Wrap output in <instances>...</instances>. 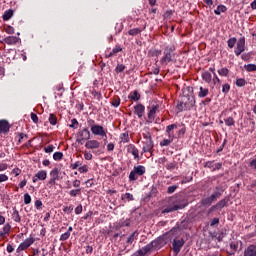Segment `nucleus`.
<instances>
[{"instance_id":"nucleus-32","label":"nucleus","mask_w":256,"mask_h":256,"mask_svg":"<svg viewBox=\"0 0 256 256\" xmlns=\"http://www.w3.org/2000/svg\"><path fill=\"white\" fill-rule=\"evenodd\" d=\"M137 235H139V233L137 231H134L130 237L127 239L126 243H128L129 245L133 244V241H135V239H137Z\"/></svg>"},{"instance_id":"nucleus-4","label":"nucleus","mask_w":256,"mask_h":256,"mask_svg":"<svg viewBox=\"0 0 256 256\" xmlns=\"http://www.w3.org/2000/svg\"><path fill=\"white\" fill-rule=\"evenodd\" d=\"M145 166L143 165H138L133 168V170L129 174V180L130 181H137L139 177L145 175Z\"/></svg>"},{"instance_id":"nucleus-55","label":"nucleus","mask_w":256,"mask_h":256,"mask_svg":"<svg viewBox=\"0 0 256 256\" xmlns=\"http://www.w3.org/2000/svg\"><path fill=\"white\" fill-rule=\"evenodd\" d=\"M202 205H211V199L209 197L207 198H203L202 201H201Z\"/></svg>"},{"instance_id":"nucleus-30","label":"nucleus","mask_w":256,"mask_h":256,"mask_svg":"<svg viewBox=\"0 0 256 256\" xmlns=\"http://www.w3.org/2000/svg\"><path fill=\"white\" fill-rule=\"evenodd\" d=\"M227 11V7L225 5H219L216 10H214L215 15H221V13H225Z\"/></svg>"},{"instance_id":"nucleus-10","label":"nucleus","mask_w":256,"mask_h":256,"mask_svg":"<svg viewBox=\"0 0 256 256\" xmlns=\"http://www.w3.org/2000/svg\"><path fill=\"white\" fill-rule=\"evenodd\" d=\"M184 245H185V240H183V238L174 239V241L172 243L174 253L176 255H178V253L181 251V249L183 248Z\"/></svg>"},{"instance_id":"nucleus-11","label":"nucleus","mask_w":256,"mask_h":256,"mask_svg":"<svg viewBox=\"0 0 256 256\" xmlns=\"http://www.w3.org/2000/svg\"><path fill=\"white\" fill-rule=\"evenodd\" d=\"M153 249V242L147 244L146 246L142 247L140 250L136 251L132 256H145L149 251Z\"/></svg>"},{"instance_id":"nucleus-57","label":"nucleus","mask_w":256,"mask_h":256,"mask_svg":"<svg viewBox=\"0 0 256 256\" xmlns=\"http://www.w3.org/2000/svg\"><path fill=\"white\" fill-rule=\"evenodd\" d=\"M158 165H165L167 163L166 157H161L157 160Z\"/></svg>"},{"instance_id":"nucleus-62","label":"nucleus","mask_w":256,"mask_h":256,"mask_svg":"<svg viewBox=\"0 0 256 256\" xmlns=\"http://www.w3.org/2000/svg\"><path fill=\"white\" fill-rule=\"evenodd\" d=\"M31 119L33 123H39V117L35 113H31Z\"/></svg>"},{"instance_id":"nucleus-48","label":"nucleus","mask_w":256,"mask_h":256,"mask_svg":"<svg viewBox=\"0 0 256 256\" xmlns=\"http://www.w3.org/2000/svg\"><path fill=\"white\" fill-rule=\"evenodd\" d=\"M112 105H113V107H119L121 105V99H119L117 97L113 98Z\"/></svg>"},{"instance_id":"nucleus-37","label":"nucleus","mask_w":256,"mask_h":256,"mask_svg":"<svg viewBox=\"0 0 256 256\" xmlns=\"http://www.w3.org/2000/svg\"><path fill=\"white\" fill-rule=\"evenodd\" d=\"M120 139L122 143H129V133H122Z\"/></svg>"},{"instance_id":"nucleus-41","label":"nucleus","mask_w":256,"mask_h":256,"mask_svg":"<svg viewBox=\"0 0 256 256\" xmlns=\"http://www.w3.org/2000/svg\"><path fill=\"white\" fill-rule=\"evenodd\" d=\"M49 123L51 125H57V116H55L54 114H50Z\"/></svg>"},{"instance_id":"nucleus-33","label":"nucleus","mask_w":256,"mask_h":256,"mask_svg":"<svg viewBox=\"0 0 256 256\" xmlns=\"http://www.w3.org/2000/svg\"><path fill=\"white\" fill-rule=\"evenodd\" d=\"M224 123L227 127H233V125H235V119H233V117H228L224 119Z\"/></svg>"},{"instance_id":"nucleus-13","label":"nucleus","mask_w":256,"mask_h":256,"mask_svg":"<svg viewBox=\"0 0 256 256\" xmlns=\"http://www.w3.org/2000/svg\"><path fill=\"white\" fill-rule=\"evenodd\" d=\"M86 149H90L91 151H95V149H99L101 147V142L98 140H87L85 143Z\"/></svg>"},{"instance_id":"nucleus-21","label":"nucleus","mask_w":256,"mask_h":256,"mask_svg":"<svg viewBox=\"0 0 256 256\" xmlns=\"http://www.w3.org/2000/svg\"><path fill=\"white\" fill-rule=\"evenodd\" d=\"M225 205H227V200L222 199L216 205H214L210 208L209 213H213V211H215V209H223V207H225Z\"/></svg>"},{"instance_id":"nucleus-63","label":"nucleus","mask_w":256,"mask_h":256,"mask_svg":"<svg viewBox=\"0 0 256 256\" xmlns=\"http://www.w3.org/2000/svg\"><path fill=\"white\" fill-rule=\"evenodd\" d=\"M9 165L7 163H1L0 164V171H7Z\"/></svg>"},{"instance_id":"nucleus-50","label":"nucleus","mask_w":256,"mask_h":256,"mask_svg":"<svg viewBox=\"0 0 256 256\" xmlns=\"http://www.w3.org/2000/svg\"><path fill=\"white\" fill-rule=\"evenodd\" d=\"M69 237H71V234L69 232H65L64 234H62L60 236V241H67V239H69Z\"/></svg>"},{"instance_id":"nucleus-25","label":"nucleus","mask_w":256,"mask_h":256,"mask_svg":"<svg viewBox=\"0 0 256 256\" xmlns=\"http://www.w3.org/2000/svg\"><path fill=\"white\" fill-rule=\"evenodd\" d=\"M200 91L198 92V97H200V99H203L204 97H207V95H209V88H203L202 86H200Z\"/></svg>"},{"instance_id":"nucleus-43","label":"nucleus","mask_w":256,"mask_h":256,"mask_svg":"<svg viewBox=\"0 0 256 256\" xmlns=\"http://www.w3.org/2000/svg\"><path fill=\"white\" fill-rule=\"evenodd\" d=\"M235 43H237V38H230L228 40V47L233 49L235 47Z\"/></svg>"},{"instance_id":"nucleus-59","label":"nucleus","mask_w":256,"mask_h":256,"mask_svg":"<svg viewBox=\"0 0 256 256\" xmlns=\"http://www.w3.org/2000/svg\"><path fill=\"white\" fill-rule=\"evenodd\" d=\"M12 175H15V177H19V175H21V169L19 168H14L12 170Z\"/></svg>"},{"instance_id":"nucleus-14","label":"nucleus","mask_w":256,"mask_h":256,"mask_svg":"<svg viewBox=\"0 0 256 256\" xmlns=\"http://www.w3.org/2000/svg\"><path fill=\"white\" fill-rule=\"evenodd\" d=\"M204 167L207 169H212V171H219V169L223 167V164L215 163V161H207L206 163H204Z\"/></svg>"},{"instance_id":"nucleus-42","label":"nucleus","mask_w":256,"mask_h":256,"mask_svg":"<svg viewBox=\"0 0 256 256\" xmlns=\"http://www.w3.org/2000/svg\"><path fill=\"white\" fill-rule=\"evenodd\" d=\"M246 83L247 82L243 78H239V79L236 80L237 87H245Z\"/></svg>"},{"instance_id":"nucleus-52","label":"nucleus","mask_w":256,"mask_h":256,"mask_svg":"<svg viewBox=\"0 0 256 256\" xmlns=\"http://www.w3.org/2000/svg\"><path fill=\"white\" fill-rule=\"evenodd\" d=\"M24 203L25 205H29V203H31V195L28 193L24 194Z\"/></svg>"},{"instance_id":"nucleus-27","label":"nucleus","mask_w":256,"mask_h":256,"mask_svg":"<svg viewBox=\"0 0 256 256\" xmlns=\"http://www.w3.org/2000/svg\"><path fill=\"white\" fill-rule=\"evenodd\" d=\"M202 79L205 81V83H210L213 79V76L208 71H205L202 73Z\"/></svg>"},{"instance_id":"nucleus-7","label":"nucleus","mask_w":256,"mask_h":256,"mask_svg":"<svg viewBox=\"0 0 256 256\" xmlns=\"http://www.w3.org/2000/svg\"><path fill=\"white\" fill-rule=\"evenodd\" d=\"M89 139H91V132H89L88 128H84L79 132L77 143H81L83 145V141H89Z\"/></svg>"},{"instance_id":"nucleus-47","label":"nucleus","mask_w":256,"mask_h":256,"mask_svg":"<svg viewBox=\"0 0 256 256\" xmlns=\"http://www.w3.org/2000/svg\"><path fill=\"white\" fill-rule=\"evenodd\" d=\"M45 153H53L55 151V146L53 144L48 145L47 147L44 148Z\"/></svg>"},{"instance_id":"nucleus-45","label":"nucleus","mask_w":256,"mask_h":256,"mask_svg":"<svg viewBox=\"0 0 256 256\" xmlns=\"http://www.w3.org/2000/svg\"><path fill=\"white\" fill-rule=\"evenodd\" d=\"M125 71V65L123 64H118L115 68L116 73H123Z\"/></svg>"},{"instance_id":"nucleus-15","label":"nucleus","mask_w":256,"mask_h":256,"mask_svg":"<svg viewBox=\"0 0 256 256\" xmlns=\"http://www.w3.org/2000/svg\"><path fill=\"white\" fill-rule=\"evenodd\" d=\"M38 179L39 181H45V179H47V171L45 170L38 171L33 177V183H37Z\"/></svg>"},{"instance_id":"nucleus-44","label":"nucleus","mask_w":256,"mask_h":256,"mask_svg":"<svg viewBox=\"0 0 256 256\" xmlns=\"http://www.w3.org/2000/svg\"><path fill=\"white\" fill-rule=\"evenodd\" d=\"M122 201L127 199L128 201H133L135 198H133V194L131 193H126L124 195H122Z\"/></svg>"},{"instance_id":"nucleus-1","label":"nucleus","mask_w":256,"mask_h":256,"mask_svg":"<svg viewBox=\"0 0 256 256\" xmlns=\"http://www.w3.org/2000/svg\"><path fill=\"white\" fill-rule=\"evenodd\" d=\"M142 136L144 139L142 142V153H153V147H155V144L153 143V138H151V133L145 130Z\"/></svg>"},{"instance_id":"nucleus-64","label":"nucleus","mask_w":256,"mask_h":256,"mask_svg":"<svg viewBox=\"0 0 256 256\" xmlns=\"http://www.w3.org/2000/svg\"><path fill=\"white\" fill-rule=\"evenodd\" d=\"M63 211L64 213H71V211H73V206H65Z\"/></svg>"},{"instance_id":"nucleus-28","label":"nucleus","mask_w":256,"mask_h":256,"mask_svg":"<svg viewBox=\"0 0 256 256\" xmlns=\"http://www.w3.org/2000/svg\"><path fill=\"white\" fill-rule=\"evenodd\" d=\"M11 231V225L9 224H6L4 227H3V230L0 231V237H5V235H8Z\"/></svg>"},{"instance_id":"nucleus-17","label":"nucleus","mask_w":256,"mask_h":256,"mask_svg":"<svg viewBox=\"0 0 256 256\" xmlns=\"http://www.w3.org/2000/svg\"><path fill=\"white\" fill-rule=\"evenodd\" d=\"M9 129H11L9 122L7 120H0V134L9 133Z\"/></svg>"},{"instance_id":"nucleus-26","label":"nucleus","mask_w":256,"mask_h":256,"mask_svg":"<svg viewBox=\"0 0 256 256\" xmlns=\"http://www.w3.org/2000/svg\"><path fill=\"white\" fill-rule=\"evenodd\" d=\"M145 29V26L143 27V29L141 28H133L130 29L128 31V35H131L132 37H135V35H139L140 33H142V31Z\"/></svg>"},{"instance_id":"nucleus-34","label":"nucleus","mask_w":256,"mask_h":256,"mask_svg":"<svg viewBox=\"0 0 256 256\" xmlns=\"http://www.w3.org/2000/svg\"><path fill=\"white\" fill-rule=\"evenodd\" d=\"M129 99H132V101H139L141 99V95H139V92L134 91L130 96Z\"/></svg>"},{"instance_id":"nucleus-49","label":"nucleus","mask_w":256,"mask_h":256,"mask_svg":"<svg viewBox=\"0 0 256 256\" xmlns=\"http://www.w3.org/2000/svg\"><path fill=\"white\" fill-rule=\"evenodd\" d=\"M13 220H14L16 223H21V216H19V212H14V213H13Z\"/></svg>"},{"instance_id":"nucleus-40","label":"nucleus","mask_w":256,"mask_h":256,"mask_svg":"<svg viewBox=\"0 0 256 256\" xmlns=\"http://www.w3.org/2000/svg\"><path fill=\"white\" fill-rule=\"evenodd\" d=\"M244 69H246V71H248V72L256 71V65L255 64H247L244 66Z\"/></svg>"},{"instance_id":"nucleus-53","label":"nucleus","mask_w":256,"mask_h":256,"mask_svg":"<svg viewBox=\"0 0 256 256\" xmlns=\"http://www.w3.org/2000/svg\"><path fill=\"white\" fill-rule=\"evenodd\" d=\"M84 158L86 161H91V159H93V154H91V152L84 151Z\"/></svg>"},{"instance_id":"nucleus-51","label":"nucleus","mask_w":256,"mask_h":256,"mask_svg":"<svg viewBox=\"0 0 256 256\" xmlns=\"http://www.w3.org/2000/svg\"><path fill=\"white\" fill-rule=\"evenodd\" d=\"M78 171L79 173H87V171H89V167L87 165L80 166Z\"/></svg>"},{"instance_id":"nucleus-19","label":"nucleus","mask_w":256,"mask_h":256,"mask_svg":"<svg viewBox=\"0 0 256 256\" xmlns=\"http://www.w3.org/2000/svg\"><path fill=\"white\" fill-rule=\"evenodd\" d=\"M184 99H187V101L184 102L186 109L195 107V96H186Z\"/></svg>"},{"instance_id":"nucleus-29","label":"nucleus","mask_w":256,"mask_h":256,"mask_svg":"<svg viewBox=\"0 0 256 256\" xmlns=\"http://www.w3.org/2000/svg\"><path fill=\"white\" fill-rule=\"evenodd\" d=\"M13 17V10H7L4 12L2 19L3 21H9Z\"/></svg>"},{"instance_id":"nucleus-22","label":"nucleus","mask_w":256,"mask_h":256,"mask_svg":"<svg viewBox=\"0 0 256 256\" xmlns=\"http://www.w3.org/2000/svg\"><path fill=\"white\" fill-rule=\"evenodd\" d=\"M159 110V105H153L148 113V119L149 121H155V113Z\"/></svg>"},{"instance_id":"nucleus-18","label":"nucleus","mask_w":256,"mask_h":256,"mask_svg":"<svg viewBox=\"0 0 256 256\" xmlns=\"http://www.w3.org/2000/svg\"><path fill=\"white\" fill-rule=\"evenodd\" d=\"M134 113L139 117V119H141V117H143L145 114V106H143V104L134 106Z\"/></svg>"},{"instance_id":"nucleus-20","label":"nucleus","mask_w":256,"mask_h":256,"mask_svg":"<svg viewBox=\"0 0 256 256\" xmlns=\"http://www.w3.org/2000/svg\"><path fill=\"white\" fill-rule=\"evenodd\" d=\"M121 51H123V48H121L120 45H116L111 52L105 54V57L106 59H109V57H115V55H117V53H121Z\"/></svg>"},{"instance_id":"nucleus-56","label":"nucleus","mask_w":256,"mask_h":256,"mask_svg":"<svg viewBox=\"0 0 256 256\" xmlns=\"http://www.w3.org/2000/svg\"><path fill=\"white\" fill-rule=\"evenodd\" d=\"M231 89V86L229 84H224L222 86V92L223 93H229V90Z\"/></svg>"},{"instance_id":"nucleus-36","label":"nucleus","mask_w":256,"mask_h":256,"mask_svg":"<svg viewBox=\"0 0 256 256\" xmlns=\"http://www.w3.org/2000/svg\"><path fill=\"white\" fill-rule=\"evenodd\" d=\"M177 167V162H170L166 164V169L168 171H173Z\"/></svg>"},{"instance_id":"nucleus-23","label":"nucleus","mask_w":256,"mask_h":256,"mask_svg":"<svg viewBox=\"0 0 256 256\" xmlns=\"http://www.w3.org/2000/svg\"><path fill=\"white\" fill-rule=\"evenodd\" d=\"M4 43L7 45H17V43H19V38L16 36H8L4 39Z\"/></svg>"},{"instance_id":"nucleus-38","label":"nucleus","mask_w":256,"mask_h":256,"mask_svg":"<svg viewBox=\"0 0 256 256\" xmlns=\"http://www.w3.org/2000/svg\"><path fill=\"white\" fill-rule=\"evenodd\" d=\"M54 161H61L63 159V152H55L53 154Z\"/></svg>"},{"instance_id":"nucleus-60","label":"nucleus","mask_w":256,"mask_h":256,"mask_svg":"<svg viewBox=\"0 0 256 256\" xmlns=\"http://www.w3.org/2000/svg\"><path fill=\"white\" fill-rule=\"evenodd\" d=\"M75 213L76 215H81V213H83V206L79 205L75 208Z\"/></svg>"},{"instance_id":"nucleus-54","label":"nucleus","mask_w":256,"mask_h":256,"mask_svg":"<svg viewBox=\"0 0 256 256\" xmlns=\"http://www.w3.org/2000/svg\"><path fill=\"white\" fill-rule=\"evenodd\" d=\"M5 31L8 35H13V33H15V28H13L12 26H7Z\"/></svg>"},{"instance_id":"nucleus-12","label":"nucleus","mask_w":256,"mask_h":256,"mask_svg":"<svg viewBox=\"0 0 256 256\" xmlns=\"http://www.w3.org/2000/svg\"><path fill=\"white\" fill-rule=\"evenodd\" d=\"M243 51H245V37H241L238 40L234 53H235V55H237V57H239V55H241V53H243Z\"/></svg>"},{"instance_id":"nucleus-6","label":"nucleus","mask_w":256,"mask_h":256,"mask_svg":"<svg viewBox=\"0 0 256 256\" xmlns=\"http://www.w3.org/2000/svg\"><path fill=\"white\" fill-rule=\"evenodd\" d=\"M50 180L47 183V187H53L55 185L56 181L59 180V168H54L50 172Z\"/></svg>"},{"instance_id":"nucleus-5","label":"nucleus","mask_w":256,"mask_h":256,"mask_svg":"<svg viewBox=\"0 0 256 256\" xmlns=\"http://www.w3.org/2000/svg\"><path fill=\"white\" fill-rule=\"evenodd\" d=\"M35 243V238L30 237L25 239L17 248V253H21V251H25V249H29L30 246Z\"/></svg>"},{"instance_id":"nucleus-31","label":"nucleus","mask_w":256,"mask_h":256,"mask_svg":"<svg viewBox=\"0 0 256 256\" xmlns=\"http://www.w3.org/2000/svg\"><path fill=\"white\" fill-rule=\"evenodd\" d=\"M225 192V188H223V186H217L214 190V194L217 195V197H221V195H223V193Z\"/></svg>"},{"instance_id":"nucleus-61","label":"nucleus","mask_w":256,"mask_h":256,"mask_svg":"<svg viewBox=\"0 0 256 256\" xmlns=\"http://www.w3.org/2000/svg\"><path fill=\"white\" fill-rule=\"evenodd\" d=\"M81 165H82L81 161H77V162H75L74 164H71L70 167H71L73 170H75V169H77L78 167H81Z\"/></svg>"},{"instance_id":"nucleus-35","label":"nucleus","mask_w":256,"mask_h":256,"mask_svg":"<svg viewBox=\"0 0 256 256\" xmlns=\"http://www.w3.org/2000/svg\"><path fill=\"white\" fill-rule=\"evenodd\" d=\"M69 195L70 197H77L78 195H81V188L71 190Z\"/></svg>"},{"instance_id":"nucleus-2","label":"nucleus","mask_w":256,"mask_h":256,"mask_svg":"<svg viewBox=\"0 0 256 256\" xmlns=\"http://www.w3.org/2000/svg\"><path fill=\"white\" fill-rule=\"evenodd\" d=\"M175 129H177V124H171L166 127V134L168 136V139H164L162 142H160L161 147H167L173 143L175 140Z\"/></svg>"},{"instance_id":"nucleus-39","label":"nucleus","mask_w":256,"mask_h":256,"mask_svg":"<svg viewBox=\"0 0 256 256\" xmlns=\"http://www.w3.org/2000/svg\"><path fill=\"white\" fill-rule=\"evenodd\" d=\"M218 74L221 75V77H227V75H229V69L221 68L218 70Z\"/></svg>"},{"instance_id":"nucleus-3","label":"nucleus","mask_w":256,"mask_h":256,"mask_svg":"<svg viewBox=\"0 0 256 256\" xmlns=\"http://www.w3.org/2000/svg\"><path fill=\"white\" fill-rule=\"evenodd\" d=\"M173 59H175V53L173 52V48L166 47L163 52V56L160 59V64L162 67H167L169 63H173Z\"/></svg>"},{"instance_id":"nucleus-8","label":"nucleus","mask_w":256,"mask_h":256,"mask_svg":"<svg viewBox=\"0 0 256 256\" xmlns=\"http://www.w3.org/2000/svg\"><path fill=\"white\" fill-rule=\"evenodd\" d=\"M185 207H187L185 203H176L173 206L166 207L162 213H173V211H179V209H185Z\"/></svg>"},{"instance_id":"nucleus-24","label":"nucleus","mask_w":256,"mask_h":256,"mask_svg":"<svg viewBox=\"0 0 256 256\" xmlns=\"http://www.w3.org/2000/svg\"><path fill=\"white\" fill-rule=\"evenodd\" d=\"M244 256H256V246L251 245L244 251Z\"/></svg>"},{"instance_id":"nucleus-9","label":"nucleus","mask_w":256,"mask_h":256,"mask_svg":"<svg viewBox=\"0 0 256 256\" xmlns=\"http://www.w3.org/2000/svg\"><path fill=\"white\" fill-rule=\"evenodd\" d=\"M91 132L94 135H98L99 137H107V132H105V128H103V126H101L99 124L92 126Z\"/></svg>"},{"instance_id":"nucleus-46","label":"nucleus","mask_w":256,"mask_h":256,"mask_svg":"<svg viewBox=\"0 0 256 256\" xmlns=\"http://www.w3.org/2000/svg\"><path fill=\"white\" fill-rule=\"evenodd\" d=\"M167 239H169V233H166L162 237L158 238V241L161 242V243L166 244L167 243Z\"/></svg>"},{"instance_id":"nucleus-58","label":"nucleus","mask_w":256,"mask_h":256,"mask_svg":"<svg viewBox=\"0 0 256 256\" xmlns=\"http://www.w3.org/2000/svg\"><path fill=\"white\" fill-rule=\"evenodd\" d=\"M5 181H9V176L0 174V183H5Z\"/></svg>"},{"instance_id":"nucleus-16","label":"nucleus","mask_w":256,"mask_h":256,"mask_svg":"<svg viewBox=\"0 0 256 256\" xmlns=\"http://www.w3.org/2000/svg\"><path fill=\"white\" fill-rule=\"evenodd\" d=\"M128 153H131V155H133L134 159H139V149H137V147H135V145L133 144H129L126 147Z\"/></svg>"}]
</instances>
